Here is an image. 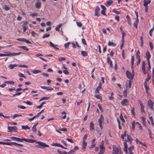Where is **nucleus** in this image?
<instances>
[{"instance_id": "f257e3e1", "label": "nucleus", "mask_w": 154, "mask_h": 154, "mask_svg": "<svg viewBox=\"0 0 154 154\" xmlns=\"http://www.w3.org/2000/svg\"><path fill=\"white\" fill-rule=\"evenodd\" d=\"M36 143L38 144V145L35 146V147L37 148L43 149L49 146V145H47L45 143L41 141H38Z\"/></svg>"}, {"instance_id": "f03ea898", "label": "nucleus", "mask_w": 154, "mask_h": 154, "mask_svg": "<svg viewBox=\"0 0 154 154\" xmlns=\"http://www.w3.org/2000/svg\"><path fill=\"white\" fill-rule=\"evenodd\" d=\"M104 120V117L102 115L100 116V118L98 119V121L99 123V126L101 129H103V126L102 125V122H103Z\"/></svg>"}, {"instance_id": "7ed1b4c3", "label": "nucleus", "mask_w": 154, "mask_h": 154, "mask_svg": "<svg viewBox=\"0 0 154 154\" xmlns=\"http://www.w3.org/2000/svg\"><path fill=\"white\" fill-rule=\"evenodd\" d=\"M126 75L127 77L130 79H132L133 78L134 74L132 75L131 72L128 70L126 71Z\"/></svg>"}, {"instance_id": "20e7f679", "label": "nucleus", "mask_w": 154, "mask_h": 154, "mask_svg": "<svg viewBox=\"0 0 154 154\" xmlns=\"http://www.w3.org/2000/svg\"><path fill=\"white\" fill-rule=\"evenodd\" d=\"M113 154H119V149L116 145H114L113 146Z\"/></svg>"}, {"instance_id": "39448f33", "label": "nucleus", "mask_w": 154, "mask_h": 154, "mask_svg": "<svg viewBox=\"0 0 154 154\" xmlns=\"http://www.w3.org/2000/svg\"><path fill=\"white\" fill-rule=\"evenodd\" d=\"M100 8L98 6H97L96 7L95 9V14L94 16H97V17L99 16L100 15Z\"/></svg>"}, {"instance_id": "423d86ee", "label": "nucleus", "mask_w": 154, "mask_h": 154, "mask_svg": "<svg viewBox=\"0 0 154 154\" xmlns=\"http://www.w3.org/2000/svg\"><path fill=\"white\" fill-rule=\"evenodd\" d=\"M8 132H12L15 131L16 132L17 130V128L15 127H10L8 126Z\"/></svg>"}, {"instance_id": "0eeeda50", "label": "nucleus", "mask_w": 154, "mask_h": 154, "mask_svg": "<svg viewBox=\"0 0 154 154\" xmlns=\"http://www.w3.org/2000/svg\"><path fill=\"white\" fill-rule=\"evenodd\" d=\"M5 53H7V55H8V56H16L17 55H20L21 54V52H19L18 53H11L10 52H5Z\"/></svg>"}, {"instance_id": "6e6552de", "label": "nucleus", "mask_w": 154, "mask_h": 154, "mask_svg": "<svg viewBox=\"0 0 154 154\" xmlns=\"http://www.w3.org/2000/svg\"><path fill=\"white\" fill-rule=\"evenodd\" d=\"M122 105L124 106H127L128 105V101L127 99H123L121 102Z\"/></svg>"}, {"instance_id": "1a4fd4ad", "label": "nucleus", "mask_w": 154, "mask_h": 154, "mask_svg": "<svg viewBox=\"0 0 154 154\" xmlns=\"http://www.w3.org/2000/svg\"><path fill=\"white\" fill-rule=\"evenodd\" d=\"M147 105L149 107L150 109H153V103L151 100L149 99L148 101Z\"/></svg>"}, {"instance_id": "9d476101", "label": "nucleus", "mask_w": 154, "mask_h": 154, "mask_svg": "<svg viewBox=\"0 0 154 154\" xmlns=\"http://www.w3.org/2000/svg\"><path fill=\"white\" fill-rule=\"evenodd\" d=\"M17 40L21 41L24 42L26 43L27 44H31V42L30 41L28 40L23 38H18L17 39Z\"/></svg>"}, {"instance_id": "9b49d317", "label": "nucleus", "mask_w": 154, "mask_h": 154, "mask_svg": "<svg viewBox=\"0 0 154 154\" xmlns=\"http://www.w3.org/2000/svg\"><path fill=\"white\" fill-rule=\"evenodd\" d=\"M96 144L95 142V139H93L91 141V145L89 147L90 149L94 148L95 147Z\"/></svg>"}, {"instance_id": "f8f14e48", "label": "nucleus", "mask_w": 154, "mask_h": 154, "mask_svg": "<svg viewBox=\"0 0 154 154\" xmlns=\"http://www.w3.org/2000/svg\"><path fill=\"white\" fill-rule=\"evenodd\" d=\"M35 7L37 9H40L41 7V2L38 1H37L35 3Z\"/></svg>"}, {"instance_id": "ddd939ff", "label": "nucleus", "mask_w": 154, "mask_h": 154, "mask_svg": "<svg viewBox=\"0 0 154 154\" xmlns=\"http://www.w3.org/2000/svg\"><path fill=\"white\" fill-rule=\"evenodd\" d=\"M151 56V55L149 52L147 51H146V58L147 62H149V60Z\"/></svg>"}, {"instance_id": "4468645a", "label": "nucleus", "mask_w": 154, "mask_h": 154, "mask_svg": "<svg viewBox=\"0 0 154 154\" xmlns=\"http://www.w3.org/2000/svg\"><path fill=\"white\" fill-rule=\"evenodd\" d=\"M24 141H25L26 142L29 143H33L34 142H36L37 141L36 140H35L33 139H26L25 138H24Z\"/></svg>"}, {"instance_id": "2eb2a0df", "label": "nucleus", "mask_w": 154, "mask_h": 154, "mask_svg": "<svg viewBox=\"0 0 154 154\" xmlns=\"http://www.w3.org/2000/svg\"><path fill=\"white\" fill-rule=\"evenodd\" d=\"M102 88V84L101 82H100L99 83V85L96 88L95 92L97 93H98L99 92V91Z\"/></svg>"}, {"instance_id": "dca6fc26", "label": "nucleus", "mask_w": 154, "mask_h": 154, "mask_svg": "<svg viewBox=\"0 0 154 154\" xmlns=\"http://www.w3.org/2000/svg\"><path fill=\"white\" fill-rule=\"evenodd\" d=\"M87 145V143L85 141H83L82 149L84 151H85Z\"/></svg>"}, {"instance_id": "f3484780", "label": "nucleus", "mask_w": 154, "mask_h": 154, "mask_svg": "<svg viewBox=\"0 0 154 154\" xmlns=\"http://www.w3.org/2000/svg\"><path fill=\"white\" fill-rule=\"evenodd\" d=\"M107 63L110 65V67H112L113 66H112V63L111 60H110V58L109 57H108L107 58Z\"/></svg>"}, {"instance_id": "a211bd4d", "label": "nucleus", "mask_w": 154, "mask_h": 154, "mask_svg": "<svg viewBox=\"0 0 154 154\" xmlns=\"http://www.w3.org/2000/svg\"><path fill=\"white\" fill-rule=\"evenodd\" d=\"M40 87L42 89H46L47 90H53V88L51 87H47L46 86H41Z\"/></svg>"}, {"instance_id": "6ab92c4d", "label": "nucleus", "mask_w": 154, "mask_h": 154, "mask_svg": "<svg viewBox=\"0 0 154 154\" xmlns=\"http://www.w3.org/2000/svg\"><path fill=\"white\" fill-rule=\"evenodd\" d=\"M145 63L144 61L143 62L142 65V69L144 74H146V72L145 69Z\"/></svg>"}, {"instance_id": "aec40b11", "label": "nucleus", "mask_w": 154, "mask_h": 154, "mask_svg": "<svg viewBox=\"0 0 154 154\" xmlns=\"http://www.w3.org/2000/svg\"><path fill=\"white\" fill-rule=\"evenodd\" d=\"M89 129L90 131H92L94 129V124L93 122H91L90 123L89 126Z\"/></svg>"}, {"instance_id": "412c9836", "label": "nucleus", "mask_w": 154, "mask_h": 154, "mask_svg": "<svg viewBox=\"0 0 154 154\" xmlns=\"http://www.w3.org/2000/svg\"><path fill=\"white\" fill-rule=\"evenodd\" d=\"M124 151L126 153H127L128 152L127 148L128 145L126 142H125L124 143Z\"/></svg>"}, {"instance_id": "4be33fe9", "label": "nucleus", "mask_w": 154, "mask_h": 154, "mask_svg": "<svg viewBox=\"0 0 154 154\" xmlns=\"http://www.w3.org/2000/svg\"><path fill=\"white\" fill-rule=\"evenodd\" d=\"M144 3L143 4V5L144 7H147V5L148 4L150 3L151 2L150 0H148L146 1V0H143Z\"/></svg>"}, {"instance_id": "5701e85b", "label": "nucleus", "mask_w": 154, "mask_h": 154, "mask_svg": "<svg viewBox=\"0 0 154 154\" xmlns=\"http://www.w3.org/2000/svg\"><path fill=\"white\" fill-rule=\"evenodd\" d=\"M127 141H128V142H129L130 143H131L133 140V139L131 138V136L128 134H127Z\"/></svg>"}, {"instance_id": "b1692460", "label": "nucleus", "mask_w": 154, "mask_h": 154, "mask_svg": "<svg viewBox=\"0 0 154 154\" xmlns=\"http://www.w3.org/2000/svg\"><path fill=\"white\" fill-rule=\"evenodd\" d=\"M113 3L112 0H109L107 1L106 3V6L108 7L110 6Z\"/></svg>"}, {"instance_id": "393cba45", "label": "nucleus", "mask_w": 154, "mask_h": 154, "mask_svg": "<svg viewBox=\"0 0 154 154\" xmlns=\"http://www.w3.org/2000/svg\"><path fill=\"white\" fill-rule=\"evenodd\" d=\"M134 62V57L133 56H132L131 57V68L132 69L133 68V65Z\"/></svg>"}, {"instance_id": "a878e982", "label": "nucleus", "mask_w": 154, "mask_h": 154, "mask_svg": "<svg viewBox=\"0 0 154 154\" xmlns=\"http://www.w3.org/2000/svg\"><path fill=\"white\" fill-rule=\"evenodd\" d=\"M105 151V147H100V151L99 153L101 154H103Z\"/></svg>"}, {"instance_id": "bb28decb", "label": "nucleus", "mask_w": 154, "mask_h": 154, "mask_svg": "<svg viewBox=\"0 0 154 154\" xmlns=\"http://www.w3.org/2000/svg\"><path fill=\"white\" fill-rule=\"evenodd\" d=\"M139 22L138 19H136V20L134 22V27L136 28V29H137V24Z\"/></svg>"}, {"instance_id": "cd10ccee", "label": "nucleus", "mask_w": 154, "mask_h": 154, "mask_svg": "<svg viewBox=\"0 0 154 154\" xmlns=\"http://www.w3.org/2000/svg\"><path fill=\"white\" fill-rule=\"evenodd\" d=\"M17 66V65L16 64H10L8 66V67L10 69H12L15 67H16Z\"/></svg>"}, {"instance_id": "c85d7f7f", "label": "nucleus", "mask_w": 154, "mask_h": 154, "mask_svg": "<svg viewBox=\"0 0 154 154\" xmlns=\"http://www.w3.org/2000/svg\"><path fill=\"white\" fill-rule=\"evenodd\" d=\"M136 125H137L138 128L140 130H142V128L141 125L138 122H136Z\"/></svg>"}, {"instance_id": "c756f323", "label": "nucleus", "mask_w": 154, "mask_h": 154, "mask_svg": "<svg viewBox=\"0 0 154 154\" xmlns=\"http://www.w3.org/2000/svg\"><path fill=\"white\" fill-rule=\"evenodd\" d=\"M81 54L83 57H86L88 55V53L87 52L85 51H82L81 52Z\"/></svg>"}, {"instance_id": "7c9ffc66", "label": "nucleus", "mask_w": 154, "mask_h": 154, "mask_svg": "<svg viewBox=\"0 0 154 154\" xmlns=\"http://www.w3.org/2000/svg\"><path fill=\"white\" fill-rule=\"evenodd\" d=\"M62 25V23H60L55 28V30L56 31H59L60 30V29Z\"/></svg>"}, {"instance_id": "2f4dec72", "label": "nucleus", "mask_w": 154, "mask_h": 154, "mask_svg": "<svg viewBox=\"0 0 154 154\" xmlns=\"http://www.w3.org/2000/svg\"><path fill=\"white\" fill-rule=\"evenodd\" d=\"M134 148V147L133 146H131L130 147H128V150L129 152H130V153H132V151L133 150Z\"/></svg>"}, {"instance_id": "473e14b6", "label": "nucleus", "mask_w": 154, "mask_h": 154, "mask_svg": "<svg viewBox=\"0 0 154 154\" xmlns=\"http://www.w3.org/2000/svg\"><path fill=\"white\" fill-rule=\"evenodd\" d=\"M140 52L139 50H138L136 53V57L138 60H139V59H140Z\"/></svg>"}, {"instance_id": "72a5a7b5", "label": "nucleus", "mask_w": 154, "mask_h": 154, "mask_svg": "<svg viewBox=\"0 0 154 154\" xmlns=\"http://www.w3.org/2000/svg\"><path fill=\"white\" fill-rule=\"evenodd\" d=\"M109 46H112L114 47L116 46V44L115 43L109 41L108 43Z\"/></svg>"}, {"instance_id": "f704fd0d", "label": "nucleus", "mask_w": 154, "mask_h": 154, "mask_svg": "<svg viewBox=\"0 0 154 154\" xmlns=\"http://www.w3.org/2000/svg\"><path fill=\"white\" fill-rule=\"evenodd\" d=\"M15 142H5V145H9V146H12V145H15Z\"/></svg>"}, {"instance_id": "c9c22d12", "label": "nucleus", "mask_w": 154, "mask_h": 154, "mask_svg": "<svg viewBox=\"0 0 154 154\" xmlns=\"http://www.w3.org/2000/svg\"><path fill=\"white\" fill-rule=\"evenodd\" d=\"M19 48H21L24 50H25L26 51H29V48L26 47L25 46H19L18 47Z\"/></svg>"}, {"instance_id": "e433bc0d", "label": "nucleus", "mask_w": 154, "mask_h": 154, "mask_svg": "<svg viewBox=\"0 0 154 154\" xmlns=\"http://www.w3.org/2000/svg\"><path fill=\"white\" fill-rule=\"evenodd\" d=\"M2 8L6 11H8L10 9V8L6 5H5L2 7Z\"/></svg>"}, {"instance_id": "4c0bfd02", "label": "nucleus", "mask_w": 154, "mask_h": 154, "mask_svg": "<svg viewBox=\"0 0 154 154\" xmlns=\"http://www.w3.org/2000/svg\"><path fill=\"white\" fill-rule=\"evenodd\" d=\"M22 129L24 130L29 129L30 127H29L28 125H22L21 126Z\"/></svg>"}, {"instance_id": "58836bf2", "label": "nucleus", "mask_w": 154, "mask_h": 154, "mask_svg": "<svg viewBox=\"0 0 154 154\" xmlns=\"http://www.w3.org/2000/svg\"><path fill=\"white\" fill-rule=\"evenodd\" d=\"M32 72L35 74H36L39 73H41V71L39 70H34L32 71Z\"/></svg>"}, {"instance_id": "ea45409f", "label": "nucleus", "mask_w": 154, "mask_h": 154, "mask_svg": "<svg viewBox=\"0 0 154 154\" xmlns=\"http://www.w3.org/2000/svg\"><path fill=\"white\" fill-rule=\"evenodd\" d=\"M49 43L50 46L56 49H59V48H58L56 47L55 45L51 42H50Z\"/></svg>"}, {"instance_id": "a19ab883", "label": "nucleus", "mask_w": 154, "mask_h": 154, "mask_svg": "<svg viewBox=\"0 0 154 154\" xmlns=\"http://www.w3.org/2000/svg\"><path fill=\"white\" fill-rule=\"evenodd\" d=\"M45 103H46V102H43L40 105L37 106L36 108L37 109L41 108L43 106V105Z\"/></svg>"}, {"instance_id": "79ce46f5", "label": "nucleus", "mask_w": 154, "mask_h": 154, "mask_svg": "<svg viewBox=\"0 0 154 154\" xmlns=\"http://www.w3.org/2000/svg\"><path fill=\"white\" fill-rule=\"evenodd\" d=\"M52 146H58L60 147H62V145L57 143H54L52 145Z\"/></svg>"}, {"instance_id": "37998d69", "label": "nucleus", "mask_w": 154, "mask_h": 154, "mask_svg": "<svg viewBox=\"0 0 154 154\" xmlns=\"http://www.w3.org/2000/svg\"><path fill=\"white\" fill-rule=\"evenodd\" d=\"M5 83H8L12 85H14V82L13 81H6L4 82Z\"/></svg>"}, {"instance_id": "c03bdc74", "label": "nucleus", "mask_w": 154, "mask_h": 154, "mask_svg": "<svg viewBox=\"0 0 154 154\" xmlns=\"http://www.w3.org/2000/svg\"><path fill=\"white\" fill-rule=\"evenodd\" d=\"M50 97H43L39 100V101L40 102L44 100H48L49 99Z\"/></svg>"}, {"instance_id": "a18cd8bd", "label": "nucleus", "mask_w": 154, "mask_h": 154, "mask_svg": "<svg viewBox=\"0 0 154 154\" xmlns=\"http://www.w3.org/2000/svg\"><path fill=\"white\" fill-rule=\"evenodd\" d=\"M94 96L97 99H99L101 100H102V97L99 95H95Z\"/></svg>"}, {"instance_id": "49530a36", "label": "nucleus", "mask_w": 154, "mask_h": 154, "mask_svg": "<svg viewBox=\"0 0 154 154\" xmlns=\"http://www.w3.org/2000/svg\"><path fill=\"white\" fill-rule=\"evenodd\" d=\"M24 138H20L17 137L16 141L17 142H23V141H24Z\"/></svg>"}, {"instance_id": "de8ad7c7", "label": "nucleus", "mask_w": 154, "mask_h": 154, "mask_svg": "<svg viewBox=\"0 0 154 154\" xmlns=\"http://www.w3.org/2000/svg\"><path fill=\"white\" fill-rule=\"evenodd\" d=\"M135 124H136V122H135L134 121H133L132 123V128L133 131H134L135 129Z\"/></svg>"}, {"instance_id": "09e8293b", "label": "nucleus", "mask_w": 154, "mask_h": 154, "mask_svg": "<svg viewBox=\"0 0 154 154\" xmlns=\"http://www.w3.org/2000/svg\"><path fill=\"white\" fill-rule=\"evenodd\" d=\"M131 114L134 116H135V113L134 112V108L133 107L131 109Z\"/></svg>"}, {"instance_id": "8fccbe9b", "label": "nucleus", "mask_w": 154, "mask_h": 154, "mask_svg": "<svg viewBox=\"0 0 154 154\" xmlns=\"http://www.w3.org/2000/svg\"><path fill=\"white\" fill-rule=\"evenodd\" d=\"M57 152L60 154H68L66 151H61L59 150H57Z\"/></svg>"}, {"instance_id": "3c124183", "label": "nucleus", "mask_w": 154, "mask_h": 154, "mask_svg": "<svg viewBox=\"0 0 154 154\" xmlns=\"http://www.w3.org/2000/svg\"><path fill=\"white\" fill-rule=\"evenodd\" d=\"M70 43L69 42H68L65 43L64 45V47L65 48H67L69 47V45L70 44Z\"/></svg>"}, {"instance_id": "603ef678", "label": "nucleus", "mask_w": 154, "mask_h": 154, "mask_svg": "<svg viewBox=\"0 0 154 154\" xmlns=\"http://www.w3.org/2000/svg\"><path fill=\"white\" fill-rule=\"evenodd\" d=\"M126 133L125 131L124 132V134H122L121 136V138L123 139H124V137L126 136Z\"/></svg>"}, {"instance_id": "864d4df0", "label": "nucleus", "mask_w": 154, "mask_h": 154, "mask_svg": "<svg viewBox=\"0 0 154 154\" xmlns=\"http://www.w3.org/2000/svg\"><path fill=\"white\" fill-rule=\"evenodd\" d=\"M50 36V35L49 34H45L44 35L42 36V38H48Z\"/></svg>"}, {"instance_id": "5fc2aeb1", "label": "nucleus", "mask_w": 154, "mask_h": 154, "mask_svg": "<svg viewBox=\"0 0 154 154\" xmlns=\"http://www.w3.org/2000/svg\"><path fill=\"white\" fill-rule=\"evenodd\" d=\"M147 75V78L145 79V81L148 82L151 78V76L149 74H148Z\"/></svg>"}, {"instance_id": "6e6d98bb", "label": "nucleus", "mask_w": 154, "mask_h": 154, "mask_svg": "<svg viewBox=\"0 0 154 154\" xmlns=\"http://www.w3.org/2000/svg\"><path fill=\"white\" fill-rule=\"evenodd\" d=\"M24 103L26 104L27 105H33V103L30 101H25L24 102Z\"/></svg>"}, {"instance_id": "4d7b16f0", "label": "nucleus", "mask_w": 154, "mask_h": 154, "mask_svg": "<svg viewBox=\"0 0 154 154\" xmlns=\"http://www.w3.org/2000/svg\"><path fill=\"white\" fill-rule=\"evenodd\" d=\"M120 119L123 122H125V119H124L123 118L122 113H121L120 114Z\"/></svg>"}, {"instance_id": "13d9d810", "label": "nucleus", "mask_w": 154, "mask_h": 154, "mask_svg": "<svg viewBox=\"0 0 154 154\" xmlns=\"http://www.w3.org/2000/svg\"><path fill=\"white\" fill-rule=\"evenodd\" d=\"M21 94H22L21 92H18L16 93V94H14L13 95L12 97H14L16 96H19V95H20Z\"/></svg>"}, {"instance_id": "bf43d9fd", "label": "nucleus", "mask_w": 154, "mask_h": 154, "mask_svg": "<svg viewBox=\"0 0 154 154\" xmlns=\"http://www.w3.org/2000/svg\"><path fill=\"white\" fill-rule=\"evenodd\" d=\"M153 30H154V28H152L149 31V34L151 37L152 36V32L153 31Z\"/></svg>"}, {"instance_id": "052dcab7", "label": "nucleus", "mask_w": 154, "mask_h": 154, "mask_svg": "<svg viewBox=\"0 0 154 154\" xmlns=\"http://www.w3.org/2000/svg\"><path fill=\"white\" fill-rule=\"evenodd\" d=\"M149 46L151 50H152L153 49V46L152 43L151 42H149Z\"/></svg>"}, {"instance_id": "680f3d73", "label": "nucleus", "mask_w": 154, "mask_h": 154, "mask_svg": "<svg viewBox=\"0 0 154 154\" xmlns=\"http://www.w3.org/2000/svg\"><path fill=\"white\" fill-rule=\"evenodd\" d=\"M32 131L33 132L36 133L37 131V129L34 126H33L32 127Z\"/></svg>"}, {"instance_id": "e2e57ef3", "label": "nucleus", "mask_w": 154, "mask_h": 154, "mask_svg": "<svg viewBox=\"0 0 154 154\" xmlns=\"http://www.w3.org/2000/svg\"><path fill=\"white\" fill-rule=\"evenodd\" d=\"M144 106H142L141 107L140 111L142 113H145L146 112L144 110Z\"/></svg>"}, {"instance_id": "0e129e2a", "label": "nucleus", "mask_w": 154, "mask_h": 154, "mask_svg": "<svg viewBox=\"0 0 154 154\" xmlns=\"http://www.w3.org/2000/svg\"><path fill=\"white\" fill-rule=\"evenodd\" d=\"M59 130L62 131H64V132H67V130L66 128H63L61 129H59Z\"/></svg>"}, {"instance_id": "69168bd1", "label": "nucleus", "mask_w": 154, "mask_h": 154, "mask_svg": "<svg viewBox=\"0 0 154 154\" xmlns=\"http://www.w3.org/2000/svg\"><path fill=\"white\" fill-rule=\"evenodd\" d=\"M37 15H38V14L37 13H34L32 14H30V16L32 17H33L34 16H37Z\"/></svg>"}, {"instance_id": "338daca9", "label": "nucleus", "mask_w": 154, "mask_h": 154, "mask_svg": "<svg viewBox=\"0 0 154 154\" xmlns=\"http://www.w3.org/2000/svg\"><path fill=\"white\" fill-rule=\"evenodd\" d=\"M106 11V10H102L101 11V14L103 15L106 16V14L105 12Z\"/></svg>"}, {"instance_id": "774afa93", "label": "nucleus", "mask_w": 154, "mask_h": 154, "mask_svg": "<svg viewBox=\"0 0 154 154\" xmlns=\"http://www.w3.org/2000/svg\"><path fill=\"white\" fill-rule=\"evenodd\" d=\"M63 72L66 75H68L69 74V72L66 69H65L63 71Z\"/></svg>"}]
</instances>
